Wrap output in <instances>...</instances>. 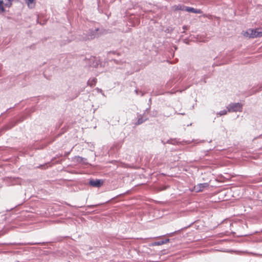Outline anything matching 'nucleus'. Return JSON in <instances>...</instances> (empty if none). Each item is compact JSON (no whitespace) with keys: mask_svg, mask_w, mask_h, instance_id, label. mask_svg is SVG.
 <instances>
[{"mask_svg":"<svg viewBox=\"0 0 262 262\" xmlns=\"http://www.w3.org/2000/svg\"><path fill=\"white\" fill-rule=\"evenodd\" d=\"M104 32L105 30L104 29L95 27L94 29H89L86 33H83L79 39L83 41L92 40L99 37Z\"/></svg>","mask_w":262,"mask_h":262,"instance_id":"obj_1","label":"nucleus"},{"mask_svg":"<svg viewBox=\"0 0 262 262\" xmlns=\"http://www.w3.org/2000/svg\"><path fill=\"white\" fill-rule=\"evenodd\" d=\"M250 38H256L262 36V29H249L244 34Z\"/></svg>","mask_w":262,"mask_h":262,"instance_id":"obj_2","label":"nucleus"},{"mask_svg":"<svg viewBox=\"0 0 262 262\" xmlns=\"http://www.w3.org/2000/svg\"><path fill=\"white\" fill-rule=\"evenodd\" d=\"M229 112H241L243 111V104L241 103H231L227 106Z\"/></svg>","mask_w":262,"mask_h":262,"instance_id":"obj_3","label":"nucleus"},{"mask_svg":"<svg viewBox=\"0 0 262 262\" xmlns=\"http://www.w3.org/2000/svg\"><path fill=\"white\" fill-rule=\"evenodd\" d=\"M161 142L163 144H172V145H180V144L184 145L185 144H189L191 143L192 141H190L189 140L188 141L183 140L182 142H180V141H178L177 139L171 138V139L168 140L167 141H166V142L164 141L163 140H162Z\"/></svg>","mask_w":262,"mask_h":262,"instance_id":"obj_4","label":"nucleus"},{"mask_svg":"<svg viewBox=\"0 0 262 262\" xmlns=\"http://www.w3.org/2000/svg\"><path fill=\"white\" fill-rule=\"evenodd\" d=\"M12 5L11 0H0V13L5 12V7L10 8Z\"/></svg>","mask_w":262,"mask_h":262,"instance_id":"obj_5","label":"nucleus"},{"mask_svg":"<svg viewBox=\"0 0 262 262\" xmlns=\"http://www.w3.org/2000/svg\"><path fill=\"white\" fill-rule=\"evenodd\" d=\"M149 110V108H147L145 111L144 114L143 115H138V120L137 122L135 123L136 125H138L140 124H142L143 122H145L146 120H147L148 118L146 117H145V114L147 113H148V111Z\"/></svg>","mask_w":262,"mask_h":262,"instance_id":"obj_6","label":"nucleus"},{"mask_svg":"<svg viewBox=\"0 0 262 262\" xmlns=\"http://www.w3.org/2000/svg\"><path fill=\"white\" fill-rule=\"evenodd\" d=\"M103 181L100 179H92L89 181V184L93 187L99 188L102 186Z\"/></svg>","mask_w":262,"mask_h":262,"instance_id":"obj_7","label":"nucleus"},{"mask_svg":"<svg viewBox=\"0 0 262 262\" xmlns=\"http://www.w3.org/2000/svg\"><path fill=\"white\" fill-rule=\"evenodd\" d=\"M209 184L207 183H200L194 187L195 190L196 192L202 191L203 189L208 187Z\"/></svg>","mask_w":262,"mask_h":262,"instance_id":"obj_8","label":"nucleus"},{"mask_svg":"<svg viewBox=\"0 0 262 262\" xmlns=\"http://www.w3.org/2000/svg\"><path fill=\"white\" fill-rule=\"evenodd\" d=\"M261 91H262V83L258 86V88H257L256 89H255L254 88L251 89L248 92V95L250 96L254 95Z\"/></svg>","mask_w":262,"mask_h":262,"instance_id":"obj_9","label":"nucleus"},{"mask_svg":"<svg viewBox=\"0 0 262 262\" xmlns=\"http://www.w3.org/2000/svg\"><path fill=\"white\" fill-rule=\"evenodd\" d=\"M261 91H262V83L258 86V88H257L256 89H255L254 88L251 89L248 92V95L250 96L254 95Z\"/></svg>","mask_w":262,"mask_h":262,"instance_id":"obj_10","label":"nucleus"},{"mask_svg":"<svg viewBox=\"0 0 262 262\" xmlns=\"http://www.w3.org/2000/svg\"><path fill=\"white\" fill-rule=\"evenodd\" d=\"M186 10V12H191L193 13H196V14L202 13V11L200 9H195L192 7H188V8Z\"/></svg>","mask_w":262,"mask_h":262,"instance_id":"obj_11","label":"nucleus"},{"mask_svg":"<svg viewBox=\"0 0 262 262\" xmlns=\"http://www.w3.org/2000/svg\"><path fill=\"white\" fill-rule=\"evenodd\" d=\"M169 240L170 239L169 238H166L165 239L157 241V242L153 243L152 245V246H160V245L167 243L168 242H169Z\"/></svg>","mask_w":262,"mask_h":262,"instance_id":"obj_12","label":"nucleus"},{"mask_svg":"<svg viewBox=\"0 0 262 262\" xmlns=\"http://www.w3.org/2000/svg\"><path fill=\"white\" fill-rule=\"evenodd\" d=\"M97 82V79L95 78H93L92 79H90L87 82V84L88 85L90 86L91 87H93L95 85L96 83Z\"/></svg>","mask_w":262,"mask_h":262,"instance_id":"obj_13","label":"nucleus"},{"mask_svg":"<svg viewBox=\"0 0 262 262\" xmlns=\"http://www.w3.org/2000/svg\"><path fill=\"white\" fill-rule=\"evenodd\" d=\"M35 0H26V3L29 8H33L35 6Z\"/></svg>","mask_w":262,"mask_h":262,"instance_id":"obj_14","label":"nucleus"},{"mask_svg":"<svg viewBox=\"0 0 262 262\" xmlns=\"http://www.w3.org/2000/svg\"><path fill=\"white\" fill-rule=\"evenodd\" d=\"M188 8V6H186L183 5H179L177 6V9L180 10H182L183 11L186 12V9Z\"/></svg>","mask_w":262,"mask_h":262,"instance_id":"obj_15","label":"nucleus"},{"mask_svg":"<svg viewBox=\"0 0 262 262\" xmlns=\"http://www.w3.org/2000/svg\"><path fill=\"white\" fill-rule=\"evenodd\" d=\"M227 111L226 110H224L222 111H220L219 112L217 113V115H219L220 116H223L227 114Z\"/></svg>","mask_w":262,"mask_h":262,"instance_id":"obj_16","label":"nucleus"},{"mask_svg":"<svg viewBox=\"0 0 262 262\" xmlns=\"http://www.w3.org/2000/svg\"><path fill=\"white\" fill-rule=\"evenodd\" d=\"M208 78V75H204L203 78L201 79V81L202 82H203L204 83H206V79H207Z\"/></svg>","mask_w":262,"mask_h":262,"instance_id":"obj_17","label":"nucleus"},{"mask_svg":"<svg viewBox=\"0 0 262 262\" xmlns=\"http://www.w3.org/2000/svg\"><path fill=\"white\" fill-rule=\"evenodd\" d=\"M96 90H97L98 92L101 93L102 94V95L104 96V94L103 93V91H102V90L101 89H99V88H97Z\"/></svg>","mask_w":262,"mask_h":262,"instance_id":"obj_18","label":"nucleus"},{"mask_svg":"<svg viewBox=\"0 0 262 262\" xmlns=\"http://www.w3.org/2000/svg\"><path fill=\"white\" fill-rule=\"evenodd\" d=\"M188 28L189 27L187 26L184 25L183 26V29L184 30V31H185V30H187L188 29ZM183 32H184V31H183Z\"/></svg>","mask_w":262,"mask_h":262,"instance_id":"obj_19","label":"nucleus"},{"mask_svg":"<svg viewBox=\"0 0 262 262\" xmlns=\"http://www.w3.org/2000/svg\"><path fill=\"white\" fill-rule=\"evenodd\" d=\"M76 158L77 159V161H81L82 159V158L81 157H76Z\"/></svg>","mask_w":262,"mask_h":262,"instance_id":"obj_20","label":"nucleus"},{"mask_svg":"<svg viewBox=\"0 0 262 262\" xmlns=\"http://www.w3.org/2000/svg\"><path fill=\"white\" fill-rule=\"evenodd\" d=\"M97 205H89V206H88V208H94L95 207L97 206Z\"/></svg>","mask_w":262,"mask_h":262,"instance_id":"obj_21","label":"nucleus"},{"mask_svg":"<svg viewBox=\"0 0 262 262\" xmlns=\"http://www.w3.org/2000/svg\"><path fill=\"white\" fill-rule=\"evenodd\" d=\"M47 70H46V71L44 72V76H45V77H46V76H47Z\"/></svg>","mask_w":262,"mask_h":262,"instance_id":"obj_22","label":"nucleus"},{"mask_svg":"<svg viewBox=\"0 0 262 262\" xmlns=\"http://www.w3.org/2000/svg\"><path fill=\"white\" fill-rule=\"evenodd\" d=\"M135 92H136V94H137V95H138V91L137 90H135Z\"/></svg>","mask_w":262,"mask_h":262,"instance_id":"obj_23","label":"nucleus"},{"mask_svg":"<svg viewBox=\"0 0 262 262\" xmlns=\"http://www.w3.org/2000/svg\"><path fill=\"white\" fill-rule=\"evenodd\" d=\"M2 68V65L1 64H0V71L1 70Z\"/></svg>","mask_w":262,"mask_h":262,"instance_id":"obj_24","label":"nucleus"},{"mask_svg":"<svg viewBox=\"0 0 262 262\" xmlns=\"http://www.w3.org/2000/svg\"><path fill=\"white\" fill-rule=\"evenodd\" d=\"M179 114H181V115H185V113H180Z\"/></svg>","mask_w":262,"mask_h":262,"instance_id":"obj_25","label":"nucleus"},{"mask_svg":"<svg viewBox=\"0 0 262 262\" xmlns=\"http://www.w3.org/2000/svg\"><path fill=\"white\" fill-rule=\"evenodd\" d=\"M172 233L167 234V235L170 236Z\"/></svg>","mask_w":262,"mask_h":262,"instance_id":"obj_26","label":"nucleus"},{"mask_svg":"<svg viewBox=\"0 0 262 262\" xmlns=\"http://www.w3.org/2000/svg\"><path fill=\"white\" fill-rule=\"evenodd\" d=\"M11 127H7V129L10 128Z\"/></svg>","mask_w":262,"mask_h":262,"instance_id":"obj_27","label":"nucleus"},{"mask_svg":"<svg viewBox=\"0 0 262 262\" xmlns=\"http://www.w3.org/2000/svg\"><path fill=\"white\" fill-rule=\"evenodd\" d=\"M259 137H260V138H262V135H260L259 136Z\"/></svg>","mask_w":262,"mask_h":262,"instance_id":"obj_28","label":"nucleus"},{"mask_svg":"<svg viewBox=\"0 0 262 262\" xmlns=\"http://www.w3.org/2000/svg\"><path fill=\"white\" fill-rule=\"evenodd\" d=\"M70 41L69 40H67V42H69Z\"/></svg>","mask_w":262,"mask_h":262,"instance_id":"obj_29","label":"nucleus"}]
</instances>
